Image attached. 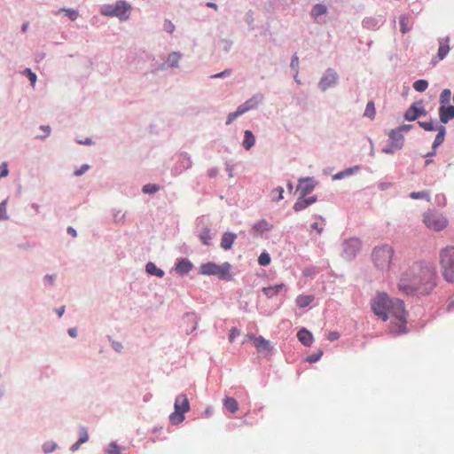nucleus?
<instances>
[{
    "label": "nucleus",
    "instance_id": "obj_12",
    "mask_svg": "<svg viewBox=\"0 0 454 454\" xmlns=\"http://www.w3.org/2000/svg\"><path fill=\"white\" fill-rule=\"evenodd\" d=\"M390 145L395 149H401L404 143V137L400 130L392 129L389 134Z\"/></svg>",
    "mask_w": 454,
    "mask_h": 454
},
{
    "label": "nucleus",
    "instance_id": "obj_33",
    "mask_svg": "<svg viewBox=\"0 0 454 454\" xmlns=\"http://www.w3.org/2000/svg\"><path fill=\"white\" fill-rule=\"evenodd\" d=\"M428 87V82L426 80H418L413 83V88L419 92L425 91Z\"/></svg>",
    "mask_w": 454,
    "mask_h": 454
},
{
    "label": "nucleus",
    "instance_id": "obj_52",
    "mask_svg": "<svg viewBox=\"0 0 454 454\" xmlns=\"http://www.w3.org/2000/svg\"><path fill=\"white\" fill-rule=\"evenodd\" d=\"M239 335V332L237 328H232L231 331V334H230V341H233L234 339Z\"/></svg>",
    "mask_w": 454,
    "mask_h": 454
},
{
    "label": "nucleus",
    "instance_id": "obj_36",
    "mask_svg": "<svg viewBox=\"0 0 454 454\" xmlns=\"http://www.w3.org/2000/svg\"><path fill=\"white\" fill-rule=\"evenodd\" d=\"M258 262L262 266H266V265L270 264V254L265 252L262 253L258 258Z\"/></svg>",
    "mask_w": 454,
    "mask_h": 454
},
{
    "label": "nucleus",
    "instance_id": "obj_49",
    "mask_svg": "<svg viewBox=\"0 0 454 454\" xmlns=\"http://www.w3.org/2000/svg\"><path fill=\"white\" fill-rule=\"evenodd\" d=\"M185 319L188 320V321H191L192 323H194L195 325H197L198 322H197V318H196V316L195 314L193 313H188L185 315ZM196 328V326H194L192 328V330H194Z\"/></svg>",
    "mask_w": 454,
    "mask_h": 454
},
{
    "label": "nucleus",
    "instance_id": "obj_37",
    "mask_svg": "<svg viewBox=\"0 0 454 454\" xmlns=\"http://www.w3.org/2000/svg\"><path fill=\"white\" fill-rule=\"evenodd\" d=\"M283 192H284V189L282 187H278L276 188L275 190H273L271 192V196H272V200H280L283 199Z\"/></svg>",
    "mask_w": 454,
    "mask_h": 454
},
{
    "label": "nucleus",
    "instance_id": "obj_26",
    "mask_svg": "<svg viewBox=\"0 0 454 454\" xmlns=\"http://www.w3.org/2000/svg\"><path fill=\"white\" fill-rule=\"evenodd\" d=\"M145 269L146 272L150 275H154L159 278H162L164 276V271L159 269L153 262H148Z\"/></svg>",
    "mask_w": 454,
    "mask_h": 454
},
{
    "label": "nucleus",
    "instance_id": "obj_44",
    "mask_svg": "<svg viewBox=\"0 0 454 454\" xmlns=\"http://www.w3.org/2000/svg\"><path fill=\"white\" fill-rule=\"evenodd\" d=\"M420 127H422L425 130H434L435 127L432 121H419Z\"/></svg>",
    "mask_w": 454,
    "mask_h": 454
},
{
    "label": "nucleus",
    "instance_id": "obj_50",
    "mask_svg": "<svg viewBox=\"0 0 454 454\" xmlns=\"http://www.w3.org/2000/svg\"><path fill=\"white\" fill-rule=\"evenodd\" d=\"M8 166L6 163H3L1 166H0V178L1 177H4L8 175Z\"/></svg>",
    "mask_w": 454,
    "mask_h": 454
},
{
    "label": "nucleus",
    "instance_id": "obj_55",
    "mask_svg": "<svg viewBox=\"0 0 454 454\" xmlns=\"http://www.w3.org/2000/svg\"><path fill=\"white\" fill-rule=\"evenodd\" d=\"M67 12L72 20H76V18L78 17V12L74 10H67Z\"/></svg>",
    "mask_w": 454,
    "mask_h": 454
},
{
    "label": "nucleus",
    "instance_id": "obj_57",
    "mask_svg": "<svg viewBox=\"0 0 454 454\" xmlns=\"http://www.w3.org/2000/svg\"><path fill=\"white\" fill-rule=\"evenodd\" d=\"M396 150L395 148L392 147L390 145L387 147H385L382 149V152L387 154H391Z\"/></svg>",
    "mask_w": 454,
    "mask_h": 454
},
{
    "label": "nucleus",
    "instance_id": "obj_45",
    "mask_svg": "<svg viewBox=\"0 0 454 454\" xmlns=\"http://www.w3.org/2000/svg\"><path fill=\"white\" fill-rule=\"evenodd\" d=\"M7 212H6V201L4 200L0 203V219H7Z\"/></svg>",
    "mask_w": 454,
    "mask_h": 454
},
{
    "label": "nucleus",
    "instance_id": "obj_21",
    "mask_svg": "<svg viewBox=\"0 0 454 454\" xmlns=\"http://www.w3.org/2000/svg\"><path fill=\"white\" fill-rule=\"evenodd\" d=\"M193 265L192 263L187 260V259H182L176 266V270L181 274V275H184V274H186L188 273L189 271L192 270Z\"/></svg>",
    "mask_w": 454,
    "mask_h": 454
},
{
    "label": "nucleus",
    "instance_id": "obj_58",
    "mask_svg": "<svg viewBox=\"0 0 454 454\" xmlns=\"http://www.w3.org/2000/svg\"><path fill=\"white\" fill-rule=\"evenodd\" d=\"M411 128V125H403L395 129V130H400V133L402 134L403 131H408Z\"/></svg>",
    "mask_w": 454,
    "mask_h": 454
},
{
    "label": "nucleus",
    "instance_id": "obj_9",
    "mask_svg": "<svg viewBox=\"0 0 454 454\" xmlns=\"http://www.w3.org/2000/svg\"><path fill=\"white\" fill-rule=\"evenodd\" d=\"M337 79H338L337 73L333 70L329 69L326 71L324 77H322V79L319 82V87L321 88L322 90H325L328 88H330L331 86L334 85L337 82Z\"/></svg>",
    "mask_w": 454,
    "mask_h": 454
},
{
    "label": "nucleus",
    "instance_id": "obj_4",
    "mask_svg": "<svg viewBox=\"0 0 454 454\" xmlns=\"http://www.w3.org/2000/svg\"><path fill=\"white\" fill-rule=\"evenodd\" d=\"M440 263L443 278L448 282H454V247L441 251Z\"/></svg>",
    "mask_w": 454,
    "mask_h": 454
},
{
    "label": "nucleus",
    "instance_id": "obj_42",
    "mask_svg": "<svg viewBox=\"0 0 454 454\" xmlns=\"http://www.w3.org/2000/svg\"><path fill=\"white\" fill-rule=\"evenodd\" d=\"M242 114L239 113V110L237 108V110L233 113H230L227 117L226 124L230 125L237 117L241 115Z\"/></svg>",
    "mask_w": 454,
    "mask_h": 454
},
{
    "label": "nucleus",
    "instance_id": "obj_46",
    "mask_svg": "<svg viewBox=\"0 0 454 454\" xmlns=\"http://www.w3.org/2000/svg\"><path fill=\"white\" fill-rule=\"evenodd\" d=\"M89 435L85 428H82L80 432L79 443H84L88 441Z\"/></svg>",
    "mask_w": 454,
    "mask_h": 454
},
{
    "label": "nucleus",
    "instance_id": "obj_64",
    "mask_svg": "<svg viewBox=\"0 0 454 454\" xmlns=\"http://www.w3.org/2000/svg\"><path fill=\"white\" fill-rule=\"evenodd\" d=\"M64 312H65V307L64 306L57 309V313H58L59 317H62Z\"/></svg>",
    "mask_w": 454,
    "mask_h": 454
},
{
    "label": "nucleus",
    "instance_id": "obj_23",
    "mask_svg": "<svg viewBox=\"0 0 454 454\" xmlns=\"http://www.w3.org/2000/svg\"><path fill=\"white\" fill-rule=\"evenodd\" d=\"M255 143V137L252 131L246 130L244 133L243 145L247 150H250Z\"/></svg>",
    "mask_w": 454,
    "mask_h": 454
},
{
    "label": "nucleus",
    "instance_id": "obj_54",
    "mask_svg": "<svg viewBox=\"0 0 454 454\" xmlns=\"http://www.w3.org/2000/svg\"><path fill=\"white\" fill-rule=\"evenodd\" d=\"M340 338V334L337 332H331L328 334V340L330 341H334Z\"/></svg>",
    "mask_w": 454,
    "mask_h": 454
},
{
    "label": "nucleus",
    "instance_id": "obj_13",
    "mask_svg": "<svg viewBox=\"0 0 454 454\" xmlns=\"http://www.w3.org/2000/svg\"><path fill=\"white\" fill-rule=\"evenodd\" d=\"M316 201H317L316 196H311L309 198H306V196L300 195V197L297 199L296 202L294 205V209L296 212L301 211Z\"/></svg>",
    "mask_w": 454,
    "mask_h": 454
},
{
    "label": "nucleus",
    "instance_id": "obj_31",
    "mask_svg": "<svg viewBox=\"0 0 454 454\" xmlns=\"http://www.w3.org/2000/svg\"><path fill=\"white\" fill-rule=\"evenodd\" d=\"M200 239L202 241V243L206 246L210 245L211 240V233L210 230L208 228H205L200 234Z\"/></svg>",
    "mask_w": 454,
    "mask_h": 454
},
{
    "label": "nucleus",
    "instance_id": "obj_17",
    "mask_svg": "<svg viewBox=\"0 0 454 454\" xmlns=\"http://www.w3.org/2000/svg\"><path fill=\"white\" fill-rule=\"evenodd\" d=\"M449 42V37L439 39V49L437 55L440 60L443 59L450 51Z\"/></svg>",
    "mask_w": 454,
    "mask_h": 454
},
{
    "label": "nucleus",
    "instance_id": "obj_48",
    "mask_svg": "<svg viewBox=\"0 0 454 454\" xmlns=\"http://www.w3.org/2000/svg\"><path fill=\"white\" fill-rule=\"evenodd\" d=\"M164 29L168 33L171 34L175 30V26H174V24L171 21L166 20L165 23H164Z\"/></svg>",
    "mask_w": 454,
    "mask_h": 454
},
{
    "label": "nucleus",
    "instance_id": "obj_51",
    "mask_svg": "<svg viewBox=\"0 0 454 454\" xmlns=\"http://www.w3.org/2000/svg\"><path fill=\"white\" fill-rule=\"evenodd\" d=\"M40 129L44 132V134L42 136H37L36 137L37 138H44L50 135V133H51L50 126H41Z\"/></svg>",
    "mask_w": 454,
    "mask_h": 454
},
{
    "label": "nucleus",
    "instance_id": "obj_56",
    "mask_svg": "<svg viewBox=\"0 0 454 454\" xmlns=\"http://www.w3.org/2000/svg\"><path fill=\"white\" fill-rule=\"evenodd\" d=\"M311 229L315 230L318 234L322 233L323 231V228L319 226L318 223H312Z\"/></svg>",
    "mask_w": 454,
    "mask_h": 454
},
{
    "label": "nucleus",
    "instance_id": "obj_61",
    "mask_svg": "<svg viewBox=\"0 0 454 454\" xmlns=\"http://www.w3.org/2000/svg\"><path fill=\"white\" fill-rule=\"evenodd\" d=\"M67 232H68V234H70L73 237L77 236L76 231L73 227H68Z\"/></svg>",
    "mask_w": 454,
    "mask_h": 454
},
{
    "label": "nucleus",
    "instance_id": "obj_19",
    "mask_svg": "<svg viewBox=\"0 0 454 454\" xmlns=\"http://www.w3.org/2000/svg\"><path fill=\"white\" fill-rule=\"evenodd\" d=\"M445 128L443 126H440L438 129V134L436 135L434 141L433 143V149L435 150L440 145H442L444 141L445 137ZM434 151L427 153V156L434 155Z\"/></svg>",
    "mask_w": 454,
    "mask_h": 454
},
{
    "label": "nucleus",
    "instance_id": "obj_30",
    "mask_svg": "<svg viewBox=\"0 0 454 454\" xmlns=\"http://www.w3.org/2000/svg\"><path fill=\"white\" fill-rule=\"evenodd\" d=\"M400 30L403 34H406L411 30L409 18L405 15L400 17Z\"/></svg>",
    "mask_w": 454,
    "mask_h": 454
},
{
    "label": "nucleus",
    "instance_id": "obj_22",
    "mask_svg": "<svg viewBox=\"0 0 454 454\" xmlns=\"http://www.w3.org/2000/svg\"><path fill=\"white\" fill-rule=\"evenodd\" d=\"M285 288L284 284H278L273 286L263 287L262 292L268 298H272L279 294Z\"/></svg>",
    "mask_w": 454,
    "mask_h": 454
},
{
    "label": "nucleus",
    "instance_id": "obj_16",
    "mask_svg": "<svg viewBox=\"0 0 454 454\" xmlns=\"http://www.w3.org/2000/svg\"><path fill=\"white\" fill-rule=\"evenodd\" d=\"M298 340L306 347L311 346L313 342V336L307 329L302 328L297 333Z\"/></svg>",
    "mask_w": 454,
    "mask_h": 454
},
{
    "label": "nucleus",
    "instance_id": "obj_11",
    "mask_svg": "<svg viewBox=\"0 0 454 454\" xmlns=\"http://www.w3.org/2000/svg\"><path fill=\"white\" fill-rule=\"evenodd\" d=\"M425 114L426 112L421 103H414L406 110L404 117L408 121H415L419 116Z\"/></svg>",
    "mask_w": 454,
    "mask_h": 454
},
{
    "label": "nucleus",
    "instance_id": "obj_29",
    "mask_svg": "<svg viewBox=\"0 0 454 454\" xmlns=\"http://www.w3.org/2000/svg\"><path fill=\"white\" fill-rule=\"evenodd\" d=\"M410 197L413 200H426L427 201H430V193L429 192H412L410 193Z\"/></svg>",
    "mask_w": 454,
    "mask_h": 454
},
{
    "label": "nucleus",
    "instance_id": "obj_5",
    "mask_svg": "<svg viewBox=\"0 0 454 454\" xmlns=\"http://www.w3.org/2000/svg\"><path fill=\"white\" fill-rule=\"evenodd\" d=\"M231 266L229 262H224L221 265H218L215 262H209L202 264L200 268V271L203 275H215L220 279L231 280Z\"/></svg>",
    "mask_w": 454,
    "mask_h": 454
},
{
    "label": "nucleus",
    "instance_id": "obj_40",
    "mask_svg": "<svg viewBox=\"0 0 454 454\" xmlns=\"http://www.w3.org/2000/svg\"><path fill=\"white\" fill-rule=\"evenodd\" d=\"M57 445L53 442H47L43 445V451L45 453H50L56 449Z\"/></svg>",
    "mask_w": 454,
    "mask_h": 454
},
{
    "label": "nucleus",
    "instance_id": "obj_59",
    "mask_svg": "<svg viewBox=\"0 0 454 454\" xmlns=\"http://www.w3.org/2000/svg\"><path fill=\"white\" fill-rule=\"evenodd\" d=\"M348 244H349V245H351V246H353V247H359L360 242H359V240H358V239H350V240L348 242Z\"/></svg>",
    "mask_w": 454,
    "mask_h": 454
},
{
    "label": "nucleus",
    "instance_id": "obj_25",
    "mask_svg": "<svg viewBox=\"0 0 454 454\" xmlns=\"http://www.w3.org/2000/svg\"><path fill=\"white\" fill-rule=\"evenodd\" d=\"M254 346L259 350H265L268 349L270 347V343L267 340H265L263 337H254Z\"/></svg>",
    "mask_w": 454,
    "mask_h": 454
},
{
    "label": "nucleus",
    "instance_id": "obj_32",
    "mask_svg": "<svg viewBox=\"0 0 454 454\" xmlns=\"http://www.w3.org/2000/svg\"><path fill=\"white\" fill-rule=\"evenodd\" d=\"M375 114L376 111L374 103L372 101L368 102L365 107L364 116H367L370 119L373 120L375 117Z\"/></svg>",
    "mask_w": 454,
    "mask_h": 454
},
{
    "label": "nucleus",
    "instance_id": "obj_62",
    "mask_svg": "<svg viewBox=\"0 0 454 454\" xmlns=\"http://www.w3.org/2000/svg\"><path fill=\"white\" fill-rule=\"evenodd\" d=\"M81 444L82 443H79V440H78L74 444L72 445L71 450H73V451L77 450Z\"/></svg>",
    "mask_w": 454,
    "mask_h": 454
},
{
    "label": "nucleus",
    "instance_id": "obj_6",
    "mask_svg": "<svg viewBox=\"0 0 454 454\" xmlns=\"http://www.w3.org/2000/svg\"><path fill=\"white\" fill-rule=\"evenodd\" d=\"M175 411L170 414L169 421L173 425H179L184 419V413L190 411V403L188 397L184 394H180L175 400Z\"/></svg>",
    "mask_w": 454,
    "mask_h": 454
},
{
    "label": "nucleus",
    "instance_id": "obj_63",
    "mask_svg": "<svg viewBox=\"0 0 454 454\" xmlns=\"http://www.w3.org/2000/svg\"><path fill=\"white\" fill-rule=\"evenodd\" d=\"M68 333H69V335H70V336H72V337H76V335H77V331H76V329L72 328V329H69Z\"/></svg>",
    "mask_w": 454,
    "mask_h": 454
},
{
    "label": "nucleus",
    "instance_id": "obj_53",
    "mask_svg": "<svg viewBox=\"0 0 454 454\" xmlns=\"http://www.w3.org/2000/svg\"><path fill=\"white\" fill-rule=\"evenodd\" d=\"M298 66H299V58L297 55H294V56H293L292 60H291V67L297 69Z\"/></svg>",
    "mask_w": 454,
    "mask_h": 454
},
{
    "label": "nucleus",
    "instance_id": "obj_47",
    "mask_svg": "<svg viewBox=\"0 0 454 454\" xmlns=\"http://www.w3.org/2000/svg\"><path fill=\"white\" fill-rule=\"evenodd\" d=\"M90 166L87 165V164H84L82 165L80 168L76 169L74 173V175L75 176H82V174H84L88 169H89Z\"/></svg>",
    "mask_w": 454,
    "mask_h": 454
},
{
    "label": "nucleus",
    "instance_id": "obj_60",
    "mask_svg": "<svg viewBox=\"0 0 454 454\" xmlns=\"http://www.w3.org/2000/svg\"><path fill=\"white\" fill-rule=\"evenodd\" d=\"M113 346H114V349H115L116 351H118V352H121V349H122V345H121V343H119V342H114V343H113Z\"/></svg>",
    "mask_w": 454,
    "mask_h": 454
},
{
    "label": "nucleus",
    "instance_id": "obj_43",
    "mask_svg": "<svg viewBox=\"0 0 454 454\" xmlns=\"http://www.w3.org/2000/svg\"><path fill=\"white\" fill-rule=\"evenodd\" d=\"M322 355H323V351L319 350L317 353L309 356L306 360L309 363H316L320 359Z\"/></svg>",
    "mask_w": 454,
    "mask_h": 454
},
{
    "label": "nucleus",
    "instance_id": "obj_14",
    "mask_svg": "<svg viewBox=\"0 0 454 454\" xmlns=\"http://www.w3.org/2000/svg\"><path fill=\"white\" fill-rule=\"evenodd\" d=\"M439 116H440V120L442 123H447L450 120L454 118V106H442L439 108Z\"/></svg>",
    "mask_w": 454,
    "mask_h": 454
},
{
    "label": "nucleus",
    "instance_id": "obj_1",
    "mask_svg": "<svg viewBox=\"0 0 454 454\" xmlns=\"http://www.w3.org/2000/svg\"><path fill=\"white\" fill-rule=\"evenodd\" d=\"M436 286V270L432 262H415L406 269L398 282V289L407 295L429 294Z\"/></svg>",
    "mask_w": 454,
    "mask_h": 454
},
{
    "label": "nucleus",
    "instance_id": "obj_3",
    "mask_svg": "<svg viewBox=\"0 0 454 454\" xmlns=\"http://www.w3.org/2000/svg\"><path fill=\"white\" fill-rule=\"evenodd\" d=\"M395 251L389 245L376 247L372 253L374 266L382 271L388 270L392 265Z\"/></svg>",
    "mask_w": 454,
    "mask_h": 454
},
{
    "label": "nucleus",
    "instance_id": "obj_8",
    "mask_svg": "<svg viewBox=\"0 0 454 454\" xmlns=\"http://www.w3.org/2000/svg\"><path fill=\"white\" fill-rule=\"evenodd\" d=\"M129 10V4L124 1H119L114 6H106L102 13L106 16H116L121 20H126L129 19V15L127 13Z\"/></svg>",
    "mask_w": 454,
    "mask_h": 454
},
{
    "label": "nucleus",
    "instance_id": "obj_18",
    "mask_svg": "<svg viewBox=\"0 0 454 454\" xmlns=\"http://www.w3.org/2000/svg\"><path fill=\"white\" fill-rule=\"evenodd\" d=\"M236 234L231 232H225L221 240V247L224 250H229L231 248L234 240L236 239Z\"/></svg>",
    "mask_w": 454,
    "mask_h": 454
},
{
    "label": "nucleus",
    "instance_id": "obj_10",
    "mask_svg": "<svg viewBox=\"0 0 454 454\" xmlns=\"http://www.w3.org/2000/svg\"><path fill=\"white\" fill-rule=\"evenodd\" d=\"M263 96L261 94L254 95L248 100H247L245 103L240 105L238 109L239 110V113L242 114L247 112L248 110L256 108L259 104L262 101Z\"/></svg>",
    "mask_w": 454,
    "mask_h": 454
},
{
    "label": "nucleus",
    "instance_id": "obj_2",
    "mask_svg": "<svg viewBox=\"0 0 454 454\" xmlns=\"http://www.w3.org/2000/svg\"><path fill=\"white\" fill-rule=\"evenodd\" d=\"M371 306L374 314L383 321L391 317V332L406 333V312L401 300H390L386 293H378L372 300Z\"/></svg>",
    "mask_w": 454,
    "mask_h": 454
},
{
    "label": "nucleus",
    "instance_id": "obj_41",
    "mask_svg": "<svg viewBox=\"0 0 454 454\" xmlns=\"http://www.w3.org/2000/svg\"><path fill=\"white\" fill-rule=\"evenodd\" d=\"M108 454H121L119 446L115 442H111L107 449Z\"/></svg>",
    "mask_w": 454,
    "mask_h": 454
},
{
    "label": "nucleus",
    "instance_id": "obj_35",
    "mask_svg": "<svg viewBox=\"0 0 454 454\" xmlns=\"http://www.w3.org/2000/svg\"><path fill=\"white\" fill-rule=\"evenodd\" d=\"M23 74H25L27 76L32 87L34 88L36 82V74L34 72H32L30 68H26Z\"/></svg>",
    "mask_w": 454,
    "mask_h": 454
},
{
    "label": "nucleus",
    "instance_id": "obj_39",
    "mask_svg": "<svg viewBox=\"0 0 454 454\" xmlns=\"http://www.w3.org/2000/svg\"><path fill=\"white\" fill-rule=\"evenodd\" d=\"M157 191H159V187L156 184H148L143 187V192L145 193H154Z\"/></svg>",
    "mask_w": 454,
    "mask_h": 454
},
{
    "label": "nucleus",
    "instance_id": "obj_7",
    "mask_svg": "<svg viewBox=\"0 0 454 454\" xmlns=\"http://www.w3.org/2000/svg\"><path fill=\"white\" fill-rule=\"evenodd\" d=\"M423 222L428 229L434 231L445 229L449 223L442 214L431 210L424 214Z\"/></svg>",
    "mask_w": 454,
    "mask_h": 454
},
{
    "label": "nucleus",
    "instance_id": "obj_15",
    "mask_svg": "<svg viewBox=\"0 0 454 454\" xmlns=\"http://www.w3.org/2000/svg\"><path fill=\"white\" fill-rule=\"evenodd\" d=\"M314 187L311 179L306 178L300 181L297 190L300 192L301 195L306 196L314 190Z\"/></svg>",
    "mask_w": 454,
    "mask_h": 454
},
{
    "label": "nucleus",
    "instance_id": "obj_24",
    "mask_svg": "<svg viewBox=\"0 0 454 454\" xmlns=\"http://www.w3.org/2000/svg\"><path fill=\"white\" fill-rule=\"evenodd\" d=\"M271 229V225L264 219H262L258 221L256 223L254 224L253 230L257 231L258 233H263L265 231H268Z\"/></svg>",
    "mask_w": 454,
    "mask_h": 454
},
{
    "label": "nucleus",
    "instance_id": "obj_27",
    "mask_svg": "<svg viewBox=\"0 0 454 454\" xmlns=\"http://www.w3.org/2000/svg\"><path fill=\"white\" fill-rule=\"evenodd\" d=\"M223 404L224 407L231 413H234L239 410L238 402L233 397H225Z\"/></svg>",
    "mask_w": 454,
    "mask_h": 454
},
{
    "label": "nucleus",
    "instance_id": "obj_28",
    "mask_svg": "<svg viewBox=\"0 0 454 454\" xmlns=\"http://www.w3.org/2000/svg\"><path fill=\"white\" fill-rule=\"evenodd\" d=\"M327 12V8L325 5L324 4H316L312 11H311V15L314 17V18H317L321 15H324Z\"/></svg>",
    "mask_w": 454,
    "mask_h": 454
},
{
    "label": "nucleus",
    "instance_id": "obj_20",
    "mask_svg": "<svg viewBox=\"0 0 454 454\" xmlns=\"http://www.w3.org/2000/svg\"><path fill=\"white\" fill-rule=\"evenodd\" d=\"M315 297L311 294H300L296 297L295 302L299 308H306L314 301Z\"/></svg>",
    "mask_w": 454,
    "mask_h": 454
},
{
    "label": "nucleus",
    "instance_id": "obj_38",
    "mask_svg": "<svg viewBox=\"0 0 454 454\" xmlns=\"http://www.w3.org/2000/svg\"><path fill=\"white\" fill-rule=\"evenodd\" d=\"M450 94L451 93H450V90H448V89L443 90L440 95V103L442 105L449 103Z\"/></svg>",
    "mask_w": 454,
    "mask_h": 454
},
{
    "label": "nucleus",
    "instance_id": "obj_34",
    "mask_svg": "<svg viewBox=\"0 0 454 454\" xmlns=\"http://www.w3.org/2000/svg\"><path fill=\"white\" fill-rule=\"evenodd\" d=\"M180 59H181L180 53L172 52L168 57V63H169V65L171 67H177V64H178V61L180 60Z\"/></svg>",
    "mask_w": 454,
    "mask_h": 454
}]
</instances>
